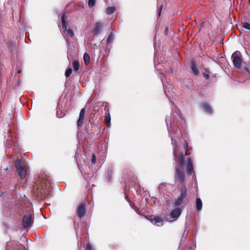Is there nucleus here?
<instances>
[{
	"mask_svg": "<svg viewBox=\"0 0 250 250\" xmlns=\"http://www.w3.org/2000/svg\"><path fill=\"white\" fill-rule=\"evenodd\" d=\"M177 143L175 142L173 146V154L174 156L177 158L179 161V163L175 167V178L177 180L179 183L182 184V186L180 189V194L177 199L173 202L174 206H180L184 198L187 195V189L185 186V174L184 171L185 166V158L183 152L180 153L178 157L177 153Z\"/></svg>",
	"mask_w": 250,
	"mask_h": 250,
	"instance_id": "f257e3e1",
	"label": "nucleus"
},
{
	"mask_svg": "<svg viewBox=\"0 0 250 250\" xmlns=\"http://www.w3.org/2000/svg\"><path fill=\"white\" fill-rule=\"evenodd\" d=\"M51 184V181L46 176H42L39 183L34 187L33 191L38 197L45 198L49 194Z\"/></svg>",
	"mask_w": 250,
	"mask_h": 250,
	"instance_id": "f03ea898",
	"label": "nucleus"
},
{
	"mask_svg": "<svg viewBox=\"0 0 250 250\" xmlns=\"http://www.w3.org/2000/svg\"><path fill=\"white\" fill-rule=\"evenodd\" d=\"M16 171L21 179H24L27 174L24 163L21 160H17L15 163Z\"/></svg>",
	"mask_w": 250,
	"mask_h": 250,
	"instance_id": "7ed1b4c3",
	"label": "nucleus"
},
{
	"mask_svg": "<svg viewBox=\"0 0 250 250\" xmlns=\"http://www.w3.org/2000/svg\"><path fill=\"white\" fill-rule=\"evenodd\" d=\"M231 59L234 65L236 67L240 68L242 65V62L240 52L239 51L234 52L231 56Z\"/></svg>",
	"mask_w": 250,
	"mask_h": 250,
	"instance_id": "20e7f679",
	"label": "nucleus"
},
{
	"mask_svg": "<svg viewBox=\"0 0 250 250\" xmlns=\"http://www.w3.org/2000/svg\"><path fill=\"white\" fill-rule=\"evenodd\" d=\"M33 215L32 213H28L24 214L22 219V226L24 228L30 227L33 222Z\"/></svg>",
	"mask_w": 250,
	"mask_h": 250,
	"instance_id": "39448f33",
	"label": "nucleus"
},
{
	"mask_svg": "<svg viewBox=\"0 0 250 250\" xmlns=\"http://www.w3.org/2000/svg\"><path fill=\"white\" fill-rule=\"evenodd\" d=\"M86 211V205L83 203L80 204L76 210L77 216L79 219H82L85 215Z\"/></svg>",
	"mask_w": 250,
	"mask_h": 250,
	"instance_id": "423d86ee",
	"label": "nucleus"
},
{
	"mask_svg": "<svg viewBox=\"0 0 250 250\" xmlns=\"http://www.w3.org/2000/svg\"><path fill=\"white\" fill-rule=\"evenodd\" d=\"M149 220L154 225L157 226H162L163 225V219L160 216L150 217Z\"/></svg>",
	"mask_w": 250,
	"mask_h": 250,
	"instance_id": "0eeeda50",
	"label": "nucleus"
},
{
	"mask_svg": "<svg viewBox=\"0 0 250 250\" xmlns=\"http://www.w3.org/2000/svg\"><path fill=\"white\" fill-rule=\"evenodd\" d=\"M187 172L188 174L190 175L193 172V165L190 158L188 157L186 164Z\"/></svg>",
	"mask_w": 250,
	"mask_h": 250,
	"instance_id": "6e6552de",
	"label": "nucleus"
},
{
	"mask_svg": "<svg viewBox=\"0 0 250 250\" xmlns=\"http://www.w3.org/2000/svg\"><path fill=\"white\" fill-rule=\"evenodd\" d=\"M61 22L62 25V30L63 33H65L66 31L67 28V21H66V17L65 15V13L63 12L61 16Z\"/></svg>",
	"mask_w": 250,
	"mask_h": 250,
	"instance_id": "1a4fd4ad",
	"label": "nucleus"
},
{
	"mask_svg": "<svg viewBox=\"0 0 250 250\" xmlns=\"http://www.w3.org/2000/svg\"><path fill=\"white\" fill-rule=\"evenodd\" d=\"M103 29V24L101 22H96L95 28L93 30V34L95 35H99L102 31Z\"/></svg>",
	"mask_w": 250,
	"mask_h": 250,
	"instance_id": "9d476101",
	"label": "nucleus"
},
{
	"mask_svg": "<svg viewBox=\"0 0 250 250\" xmlns=\"http://www.w3.org/2000/svg\"><path fill=\"white\" fill-rule=\"evenodd\" d=\"M72 66L74 70L76 73H80L81 71V67L80 66V62L78 60H74L72 62Z\"/></svg>",
	"mask_w": 250,
	"mask_h": 250,
	"instance_id": "9b49d317",
	"label": "nucleus"
},
{
	"mask_svg": "<svg viewBox=\"0 0 250 250\" xmlns=\"http://www.w3.org/2000/svg\"><path fill=\"white\" fill-rule=\"evenodd\" d=\"M181 209L179 208H177L171 211L170 215L171 218L174 219H176L181 214Z\"/></svg>",
	"mask_w": 250,
	"mask_h": 250,
	"instance_id": "f8f14e48",
	"label": "nucleus"
},
{
	"mask_svg": "<svg viewBox=\"0 0 250 250\" xmlns=\"http://www.w3.org/2000/svg\"><path fill=\"white\" fill-rule=\"evenodd\" d=\"M201 107L203 109L208 113L211 114L212 113V109L208 103H203L201 104Z\"/></svg>",
	"mask_w": 250,
	"mask_h": 250,
	"instance_id": "ddd939ff",
	"label": "nucleus"
},
{
	"mask_svg": "<svg viewBox=\"0 0 250 250\" xmlns=\"http://www.w3.org/2000/svg\"><path fill=\"white\" fill-rule=\"evenodd\" d=\"M190 68H191V71L192 72V73L194 75L197 76L199 74V72L196 67V65L194 61H193L191 62Z\"/></svg>",
	"mask_w": 250,
	"mask_h": 250,
	"instance_id": "4468645a",
	"label": "nucleus"
},
{
	"mask_svg": "<svg viewBox=\"0 0 250 250\" xmlns=\"http://www.w3.org/2000/svg\"><path fill=\"white\" fill-rule=\"evenodd\" d=\"M110 120L111 117L109 113L108 112L107 113L106 112L104 116V122L107 127H109L110 125Z\"/></svg>",
	"mask_w": 250,
	"mask_h": 250,
	"instance_id": "2eb2a0df",
	"label": "nucleus"
},
{
	"mask_svg": "<svg viewBox=\"0 0 250 250\" xmlns=\"http://www.w3.org/2000/svg\"><path fill=\"white\" fill-rule=\"evenodd\" d=\"M196 207L198 211H200L202 208V202L200 198H197L196 200Z\"/></svg>",
	"mask_w": 250,
	"mask_h": 250,
	"instance_id": "dca6fc26",
	"label": "nucleus"
},
{
	"mask_svg": "<svg viewBox=\"0 0 250 250\" xmlns=\"http://www.w3.org/2000/svg\"><path fill=\"white\" fill-rule=\"evenodd\" d=\"M114 35L113 32H111L108 36L107 39H106V44H108L109 43H110L114 39Z\"/></svg>",
	"mask_w": 250,
	"mask_h": 250,
	"instance_id": "f3484780",
	"label": "nucleus"
},
{
	"mask_svg": "<svg viewBox=\"0 0 250 250\" xmlns=\"http://www.w3.org/2000/svg\"><path fill=\"white\" fill-rule=\"evenodd\" d=\"M83 60L85 64H87L90 62V56L87 53H84L83 56Z\"/></svg>",
	"mask_w": 250,
	"mask_h": 250,
	"instance_id": "a211bd4d",
	"label": "nucleus"
},
{
	"mask_svg": "<svg viewBox=\"0 0 250 250\" xmlns=\"http://www.w3.org/2000/svg\"><path fill=\"white\" fill-rule=\"evenodd\" d=\"M115 10V7H108L106 8V13L107 15H110L113 13Z\"/></svg>",
	"mask_w": 250,
	"mask_h": 250,
	"instance_id": "6ab92c4d",
	"label": "nucleus"
},
{
	"mask_svg": "<svg viewBox=\"0 0 250 250\" xmlns=\"http://www.w3.org/2000/svg\"><path fill=\"white\" fill-rule=\"evenodd\" d=\"M65 33H66V35L69 37L72 38L74 35V32L71 29H66V31Z\"/></svg>",
	"mask_w": 250,
	"mask_h": 250,
	"instance_id": "aec40b11",
	"label": "nucleus"
},
{
	"mask_svg": "<svg viewBox=\"0 0 250 250\" xmlns=\"http://www.w3.org/2000/svg\"><path fill=\"white\" fill-rule=\"evenodd\" d=\"M241 25L243 28L250 30V23L247 22H243L241 23Z\"/></svg>",
	"mask_w": 250,
	"mask_h": 250,
	"instance_id": "412c9836",
	"label": "nucleus"
},
{
	"mask_svg": "<svg viewBox=\"0 0 250 250\" xmlns=\"http://www.w3.org/2000/svg\"><path fill=\"white\" fill-rule=\"evenodd\" d=\"M84 114H85V108H82L80 112L79 118H83L84 119Z\"/></svg>",
	"mask_w": 250,
	"mask_h": 250,
	"instance_id": "4be33fe9",
	"label": "nucleus"
},
{
	"mask_svg": "<svg viewBox=\"0 0 250 250\" xmlns=\"http://www.w3.org/2000/svg\"><path fill=\"white\" fill-rule=\"evenodd\" d=\"M72 69L71 68H68L65 72V76L66 77H68L72 73Z\"/></svg>",
	"mask_w": 250,
	"mask_h": 250,
	"instance_id": "5701e85b",
	"label": "nucleus"
},
{
	"mask_svg": "<svg viewBox=\"0 0 250 250\" xmlns=\"http://www.w3.org/2000/svg\"><path fill=\"white\" fill-rule=\"evenodd\" d=\"M88 4L89 7L92 8L95 5V0H89Z\"/></svg>",
	"mask_w": 250,
	"mask_h": 250,
	"instance_id": "b1692460",
	"label": "nucleus"
},
{
	"mask_svg": "<svg viewBox=\"0 0 250 250\" xmlns=\"http://www.w3.org/2000/svg\"><path fill=\"white\" fill-rule=\"evenodd\" d=\"M84 121V119L79 118V119L77 121V125L78 126H81L83 124Z\"/></svg>",
	"mask_w": 250,
	"mask_h": 250,
	"instance_id": "393cba45",
	"label": "nucleus"
},
{
	"mask_svg": "<svg viewBox=\"0 0 250 250\" xmlns=\"http://www.w3.org/2000/svg\"><path fill=\"white\" fill-rule=\"evenodd\" d=\"M184 146L185 149L186 150V151H185V155H188V154H187V149H188V144L187 141H186V140L184 141Z\"/></svg>",
	"mask_w": 250,
	"mask_h": 250,
	"instance_id": "a878e982",
	"label": "nucleus"
},
{
	"mask_svg": "<svg viewBox=\"0 0 250 250\" xmlns=\"http://www.w3.org/2000/svg\"><path fill=\"white\" fill-rule=\"evenodd\" d=\"M85 250H94L91 244H87L85 247Z\"/></svg>",
	"mask_w": 250,
	"mask_h": 250,
	"instance_id": "bb28decb",
	"label": "nucleus"
},
{
	"mask_svg": "<svg viewBox=\"0 0 250 250\" xmlns=\"http://www.w3.org/2000/svg\"><path fill=\"white\" fill-rule=\"evenodd\" d=\"M91 162L92 164H95L96 162V156L94 154H92Z\"/></svg>",
	"mask_w": 250,
	"mask_h": 250,
	"instance_id": "cd10ccee",
	"label": "nucleus"
},
{
	"mask_svg": "<svg viewBox=\"0 0 250 250\" xmlns=\"http://www.w3.org/2000/svg\"><path fill=\"white\" fill-rule=\"evenodd\" d=\"M203 76L206 78V79H209V75L208 74H206L205 73H203Z\"/></svg>",
	"mask_w": 250,
	"mask_h": 250,
	"instance_id": "c85d7f7f",
	"label": "nucleus"
},
{
	"mask_svg": "<svg viewBox=\"0 0 250 250\" xmlns=\"http://www.w3.org/2000/svg\"><path fill=\"white\" fill-rule=\"evenodd\" d=\"M162 8H163V5H161V7L159 9L158 16L159 17L161 16Z\"/></svg>",
	"mask_w": 250,
	"mask_h": 250,
	"instance_id": "c756f323",
	"label": "nucleus"
},
{
	"mask_svg": "<svg viewBox=\"0 0 250 250\" xmlns=\"http://www.w3.org/2000/svg\"><path fill=\"white\" fill-rule=\"evenodd\" d=\"M168 31V26H167V27L165 28V34L166 35H167Z\"/></svg>",
	"mask_w": 250,
	"mask_h": 250,
	"instance_id": "7c9ffc66",
	"label": "nucleus"
},
{
	"mask_svg": "<svg viewBox=\"0 0 250 250\" xmlns=\"http://www.w3.org/2000/svg\"><path fill=\"white\" fill-rule=\"evenodd\" d=\"M21 72V70H18L17 71V73H20Z\"/></svg>",
	"mask_w": 250,
	"mask_h": 250,
	"instance_id": "2f4dec72",
	"label": "nucleus"
},
{
	"mask_svg": "<svg viewBox=\"0 0 250 250\" xmlns=\"http://www.w3.org/2000/svg\"><path fill=\"white\" fill-rule=\"evenodd\" d=\"M248 2H249V4L250 5V0H249Z\"/></svg>",
	"mask_w": 250,
	"mask_h": 250,
	"instance_id": "473e14b6",
	"label": "nucleus"
},
{
	"mask_svg": "<svg viewBox=\"0 0 250 250\" xmlns=\"http://www.w3.org/2000/svg\"><path fill=\"white\" fill-rule=\"evenodd\" d=\"M246 70H247V71H249V69H248V68H246Z\"/></svg>",
	"mask_w": 250,
	"mask_h": 250,
	"instance_id": "72a5a7b5",
	"label": "nucleus"
}]
</instances>
